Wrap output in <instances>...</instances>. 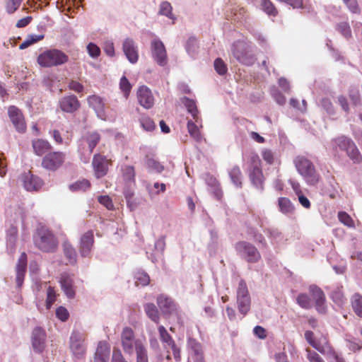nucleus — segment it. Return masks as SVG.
<instances>
[{"mask_svg": "<svg viewBox=\"0 0 362 362\" xmlns=\"http://www.w3.org/2000/svg\"><path fill=\"white\" fill-rule=\"evenodd\" d=\"M90 182L86 179H82L76 181L69 185V189L72 192H85L90 188Z\"/></svg>", "mask_w": 362, "mask_h": 362, "instance_id": "f704fd0d", "label": "nucleus"}, {"mask_svg": "<svg viewBox=\"0 0 362 362\" xmlns=\"http://www.w3.org/2000/svg\"><path fill=\"white\" fill-rule=\"evenodd\" d=\"M135 284L136 286H147L150 282L149 276L142 271H138L134 274Z\"/></svg>", "mask_w": 362, "mask_h": 362, "instance_id": "c03bdc74", "label": "nucleus"}, {"mask_svg": "<svg viewBox=\"0 0 362 362\" xmlns=\"http://www.w3.org/2000/svg\"><path fill=\"white\" fill-rule=\"evenodd\" d=\"M293 163L298 173L308 185H314L319 182L320 175L311 160L304 156H298L294 159Z\"/></svg>", "mask_w": 362, "mask_h": 362, "instance_id": "f03ea898", "label": "nucleus"}, {"mask_svg": "<svg viewBox=\"0 0 362 362\" xmlns=\"http://www.w3.org/2000/svg\"><path fill=\"white\" fill-rule=\"evenodd\" d=\"M331 298L334 302L338 305H343L345 303L346 298L340 288H337L332 292Z\"/></svg>", "mask_w": 362, "mask_h": 362, "instance_id": "5fc2aeb1", "label": "nucleus"}, {"mask_svg": "<svg viewBox=\"0 0 362 362\" xmlns=\"http://www.w3.org/2000/svg\"><path fill=\"white\" fill-rule=\"evenodd\" d=\"M112 362H128L124 356L122 355L121 351L117 348H114L112 356Z\"/></svg>", "mask_w": 362, "mask_h": 362, "instance_id": "338daca9", "label": "nucleus"}, {"mask_svg": "<svg viewBox=\"0 0 362 362\" xmlns=\"http://www.w3.org/2000/svg\"><path fill=\"white\" fill-rule=\"evenodd\" d=\"M304 335L306 341L309 343V344L321 354H323V350H325L326 348L328 347V346L330 344L326 337H324L322 341H316L314 337V333L312 331H306Z\"/></svg>", "mask_w": 362, "mask_h": 362, "instance_id": "5701e85b", "label": "nucleus"}, {"mask_svg": "<svg viewBox=\"0 0 362 362\" xmlns=\"http://www.w3.org/2000/svg\"><path fill=\"white\" fill-rule=\"evenodd\" d=\"M351 303L354 313L362 318V296L358 293L354 294Z\"/></svg>", "mask_w": 362, "mask_h": 362, "instance_id": "473e14b6", "label": "nucleus"}, {"mask_svg": "<svg viewBox=\"0 0 362 362\" xmlns=\"http://www.w3.org/2000/svg\"><path fill=\"white\" fill-rule=\"evenodd\" d=\"M235 250L247 262L255 263L261 259L258 250L252 244L246 241H239L235 244Z\"/></svg>", "mask_w": 362, "mask_h": 362, "instance_id": "39448f33", "label": "nucleus"}, {"mask_svg": "<svg viewBox=\"0 0 362 362\" xmlns=\"http://www.w3.org/2000/svg\"><path fill=\"white\" fill-rule=\"evenodd\" d=\"M214 69L219 75H224L228 71V68L225 62L221 58H217L214 61Z\"/></svg>", "mask_w": 362, "mask_h": 362, "instance_id": "4d7b16f0", "label": "nucleus"}, {"mask_svg": "<svg viewBox=\"0 0 362 362\" xmlns=\"http://www.w3.org/2000/svg\"><path fill=\"white\" fill-rule=\"evenodd\" d=\"M35 246L42 252H54L58 247V240L47 226L40 225L33 235Z\"/></svg>", "mask_w": 362, "mask_h": 362, "instance_id": "f257e3e1", "label": "nucleus"}, {"mask_svg": "<svg viewBox=\"0 0 362 362\" xmlns=\"http://www.w3.org/2000/svg\"><path fill=\"white\" fill-rule=\"evenodd\" d=\"M250 297L247 284L243 279H241L237 288V298Z\"/></svg>", "mask_w": 362, "mask_h": 362, "instance_id": "3c124183", "label": "nucleus"}, {"mask_svg": "<svg viewBox=\"0 0 362 362\" xmlns=\"http://www.w3.org/2000/svg\"><path fill=\"white\" fill-rule=\"evenodd\" d=\"M182 101L186 107L187 111L192 115V119L194 120L195 122L199 123V111L195 101L187 97H184Z\"/></svg>", "mask_w": 362, "mask_h": 362, "instance_id": "cd10ccee", "label": "nucleus"}, {"mask_svg": "<svg viewBox=\"0 0 362 362\" xmlns=\"http://www.w3.org/2000/svg\"><path fill=\"white\" fill-rule=\"evenodd\" d=\"M121 177L124 187H134L136 185L135 168L132 165H125L121 168Z\"/></svg>", "mask_w": 362, "mask_h": 362, "instance_id": "a211bd4d", "label": "nucleus"}, {"mask_svg": "<svg viewBox=\"0 0 362 362\" xmlns=\"http://www.w3.org/2000/svg\"><path fill=\"white\" fill-rule=\"evenodd\" d=\"M139 122L142 128L148 132L153 131L156 127L153 119L146 115H143L141 116Z\"/></svg>", "mask_w": 362, "mask_h": 362, "instance_id": "a19ab883", "label": "nucleus"}, {"mask_svg": "<svg viewBox=\"0 0 362 362\" xmlns=\"http://www.w3.org/2000/svg\"><path fill=\"white\" fill-rule=\"evenodd\" d=\"M8 114L16 130L21 132L23 129V124L21 122V110L16 106L11 105L8 109Z\"/></svg>", "mask_w": 362, "mask_h": 362, "instance_id": "bb28decb", "label": "nucleus"}, {"mask_svg": "<svg viewBox=\"0 0 362 362\" xmlns=\"http://www.w3.org/2000/svg\"><path fill=\"white\" fill-rule=\"evenodd\" d=\"M136 95L139 103L144 108L150 109L153 106L154 98L148 87L145 86L139 87Z\"/></svg>", "mask_w": 362, "mask_h": 362, "instance_id": "dca6fc26", "label": "nucleus"}, {"mask_svg": "<svg viewBox=\"0 0 362 362\" xmlns=\"http://www.w3.org/2000/svg\"><path fill=\"white\" fill-rule=\"evenodd\" d=\"M44 38V35H29L24 41V48L27 47Z\"/></svg>", "mask_w": 362, "mask_h": 362, "instance_id": "0e129e2a", "label": "nucleus"}, {"mask_svg": "<svg viewBox=\"0 0 362 362\" xmlns=\"http://www.w3.org/2000/svg\"><path fill=\"white\" fill-rule=\"evenodd\" d=\"M94 244L93 230L86 232L81 238L79 252L83 257H88Z\"/></svg>", "mask_w": 362, "mask_h": 362, "instance_id": "f3484780", "label": "nucleus"}, {"mask_svg": "<svg viewBox=\"0 0 362 362\" xmlns=\"http://www.w3.org/2000/svg\"><path fill=\"white\" fill-rule=\"evenodd\" d=\"M66 159V154L62 151H52L47 153L42 160L43 168L56 171L64 164Z\"/></svg>", "mask_w": 362, "mask_h": 362, "instance_id": "0eeeda50", "label": "nucleus"}, {"mask_svg": "<svg viewBox=\"0 0 362 362\" xmlns=\"http://www.w3.org/2000/svg\"><path fill=\"white\" fill-rule=\"evenodd\" d=\"M328 358L333 359L336 362H346L344 357H342L332 346L331 344L323 350V354Z\"/></svg>", "mask_w": 362, "mask_h": 362, "instance_id": "58836bf2", "label": "nucleus"}, {"mask_svg": "<svg viewBox=\"0 0 362 362\" xmlns=\"http://www.w3.org/2000/svg\"><path fill=\"white\" fill-rule=\"evenodd\" d=\"M112 163V160L107 159L105 156L100 153L95 154L92 160V167L95 177L100 179L105 176Z\"/></svg>", "mask_w": 362, "mask_h": 362, "instance_id": "6e6552de", "label": "nucleus"}, {"mask_svg": "<svg viewBox=\"0 0 362 362\" xmlns=\"http://www.w3.org/2000/svg\"><path fill=\"white\" fill-rule=\"evenodd\" d=\"M230 177L235 185L237 187L242 186V173L238 166H234L229 172Z\"/></svg>", "mask_w": 362, "mask_h": 362, "instance_id": "79ce46f5", "label": "nucleus"}, {"mask_svg": "<svg viewBox=\"0 0 362 362\" xmlns=\"http://www.w3.org/2000/svg\"><path fill=\"white\" fill-rule=\"evenodd\" d=\"M56 300V292L53 287L49 286L47 291L46 307L49 309Z\"/></svg>", "mask_w": 362, "mask_h": 362, "instance_id": "bf43d9fd", "label": "nucleus"}, {"mask_svg": "<svg viewBox=\"0 0 362 362\" xmlns=\"http://www.w3.org/2000/svg\"><path fill=\"white\" fill-rule=\"evenodd\" d=\"M151 49L156 63L160 66H165L168 62V57L163 43L158 39H154L151 41Z\"/></svg>", "mask_w": 362, "mask_h": 362, "instance_id": "1a4fd4ad", "label": "nucleus"}, {"mask_svg": "<svg viewBox=\"0 0 362 362\" xmlns=\"http://www.w3.org/2000/svg\"><path fill=\"white\" fill-rule=\"evenodd\" d=\"M68 59V56L62 51L53 49L40 54L37 57V62L42 67H51L64 64Z\"/></svg>", "mask_w": 362, "mask_h": 362, "instance_id": "7ed1b4c3", "label": "nucleus"}, {"mask_svg": "<svg viewBox=\"0 0 362 362\" xmlns=\"http://www.w3.org/2000/svg\"><path fill=\"white\" fill-rule=\"evenodd\" d=\"M110 346L106 341H100L95 353L94 362H107Z\"/></svg>", "mask_w": 362, "mask_h": 362, "instance_id": "4be33fe9", "label": "nucleus"}, {"mask_svg": "<svg viewBox=\"0 0 362 362\" xmlns=\"http://www.w3.org/2000/svg\"><path fill=\"white\" fill-rule=\"evenodd\" d=\"M307 358L310 362H325L322 358L316 352L307 349Z\"/></svg>", "mask_w": 362, "mask_h": 362, "instance_id": "774afa93", "label": "nucleus"}, {"mask_svg": "<svg viewBox=\"0 0 362 362\" xmlns=\"http://www.w3.org/2000/svg\"><path fill=\"white\" fill-rule=\"evenodd\" d=\"M119 88L123 92L125 98H128L132 89V85L126 76H122L119 81Z\"/></svg>", "mask_w": 362, "mask_h": 362, "instance_id": "603ef678", "label": "nucleus"}, {"mask_svg": "<svg viewBox=\"0 0 362 362\" xmlns=\"http://www.w3.org/2000/svg\"><path fill=\"white\" fill-rule=\"evenodd\" d=\"M172 6L168 1H163L160 6V14L164 15L170 19H175L174 16L172 13Z\"/></svg>", "mask_w": 362, "mask_h": 362, "instance_id": "864d4df0", "label": "nucleus"}, {"mask_svg": "<svg viewBox=\"0 0 362 362\" xmlns=\"http://www.w3.org/2000/svg\"><path fill=\"white\" fill-rule=\"evenodd\" d=\"M145 344L144 342L136 339L134 331L130 327H124L121 334V345L124 352L128 355H132L136 351L137 344Z\"/></svg>", "mask_w": 362, "mask_h": 362, "instance_id": "423d86ee", "label": "nucleus"}, {"mask_svg": "<svg viewBox=\"0 0 362 362\" xmlns=\"http://www.w3.org/2000/svg\"><path fill=\"white\" fill-rule=\"evenodd\" d=\"M249 170V177L253 185L256 187H262L264 176L262 170V166L257 167Z\"/></svg>", "mask_w": 362, "mask_h": 362, "instance_id": "7c9ffc66", "label": "nucleus"}, {"mask_svg": "<svg viewBox=\"0 0 362 362\" xmlns=\"http://www.w3.org/2000/svg\"><path fill=\"white\" fill-rule=\"evenodd\" d=\"M261 6L263 11L269 16H276L278 11L270 0H261Z\"/></svg>", "mask_w": 362, "mask_h": 362, "instance_id": "de8ad7c7", "label": "nucleus"}, {"mask_svg": "<svg viewBox=\"0 0 362 362\" xmlns=\"http://www.w3.org/2000/svg\"><path fill=\"white\" fill-rule=\"evenodd\" d=\"M280 211L286 214H292L294 211V206L289 199L280 197L278 200Z\"/></svg>", "mask_w": 362, "mask_h": 362, "instance_id": "e433bc0d", "label": "nucleus"}, {"mask_svg": "<svg viewBox=\"0 0 362 362\" xmlns=\"http://www.w3.org/2000/svg\"><path fill=\"white\" fill-rule=\"evenodd\" d=\"M88 105L92 107L98 114L103 113L105 109V103L103 99L95 95L89 96L87 98Z\"/></svg>", "mask_w": 362, "mask_h": 362, "instance_id": "c756f323", "label": "nucleus"}, {"mask_svg": "<svg viewBox=\"0 0 362 362\" xmlns=\"http://www.w3.org/2000/svg\"><path fill=\"white\" fill-rule=\"evenodd\" d=\"M248 164V170L261 166V160L256 153H251L250 154Z\"/></svg>", "mask_w": 362, "mask_h": 362, "instance_id": "13d9d810", "label": "nucleus"}, {"mask_svg": "<svg viewBox=\"0 0 362 362\" xmlns=\"http://www.w3.org/2000/svg\"><path fill=\"white\" fill-rule=\"evenodd\" d=\"M63 250L65 257L68 259L70 264H74L76 262V252L74 247L69 242L63 243Z\"/></svg>", "mask_w": 362, "mask_h": 362, "instance_id": "c9c22d12", "label": "nucleus"}, {"mask_svg": "<svg viewBox=\"0 0 362 362\" xmlns=\"http://www.w3.org/2000/svg\"><path fill=\"white\" fill-rule=\"evenodd\" d=\"M158 329L160 341L165 344L168 347L172 349L174 353V356L176 357L178 351L173 337L170 335L167 329L163 325L159 326Z\"/></svg>", "mask_w": 362, "mask_h": 362, "instance_id": "a878e982", "label": "nucleus"}, {"mask_svg": "<svg viewBox=\"0 0 362 362\" xmlns=\"http://www.w3.org/2000/svg\"><path fill=\"white\" fill-rule=\"evenodd\" d=\"M43 185L42 180L37 176L28 172L24 175V188L28 191H37Z\"/></svg>", "mask_w": 362, "mask_h": 362, "instance_id": "412c9836", "label": "nucleus"}, {"mask_svg": "<svg viewBox=\"0 0 362 362\" xmlns=\"http://www.w3.org/2000/svg\"><path fill=\"white\" fill-rule=\"evenodd\" d=\"M46 332L40 327H35L32 333L31 340L35 351L41 353L45 347Z\"/></svg>", "mask_w": 362, "mask_h": 362, "instance_id": "4468645a", "label": "nucleus"}, {"mask_svg": "<svg viewBox=\"0 0 362 362\" xmlns=\"http://www.w3.org/2000/svg\"><path fill=\"white\" fill-rule=\"evenodd\" d=\"M32 146L35 153L40 156L48 153L52 148L51 144L47 140L43 139L33 140Z\"/></svg>", "mask_w": 362, "mask_h": 362, "instance_id": "393cba45", "label": "nucleus"}, {"mask_svg": "<svg viewBox=\"0 0 362 362\" xmlns=\"http://www.w3.org/2000/svg\"><path fill=\"white\" fill-rule=\"evenodd\" d=\"M49 134L57 145L68 146L72 140V132L65 131L63 128H54L49 131Z\"/></svg>", "mask_w": 362, "mask_h": 362, "instance_id": "ddd939ff", "label": "nucleus"}, {"mask_svg": "<svg viewBox=\"0 0 362 362\" xmlns=\"http://www.w3.org/2000/svg\"><path fill=\"white\" fill-rule=\"evenodd\" d=\"M334 144L341 149L346 151L351 146V144H354V141L348 137L344 136H339L334 140Z\"/></svg>", "mask_w": 362, "mask_h": 362, "instance_id": "a18cd8bd", "label": "nucleus"}, {"mask_svg": "<svg viewBox=\"0 0 362 362\" xmlns=\"http://www.w3.org/2000/svg\"><path fill=\"white\" fill-rule=\"evenodd\" d=\"M80 102L74 95L62 98L59 101L60 110L64 112L73 113L80 107Z\"/></svg>", "mask_w": 362, "mask_h": 362, "instance_id": "2eb2a0df", "label": "nucleus"}, {"mask_svg": "<svg viewBox=\"0 0 362 362\" xmlns=\"http://www.w3.org/2000/svg\"><path fill=\"white\" fill-rule=\"evenodd\" d=\"M84 140L88 146L90 153L93 151L95 147L100 141V135L98 132H88L85 136Z\"/></svg>", "mask_w": 362, "mask_h": 362, "instance_id": "2f4dec72", "label": "nucleus"}, {"mask_svg": "<svg viewBox=\"0 0 362 362\" xmlns=\"http://www.w3.org/2000/svg\"><path fill=\"white\" fill-rule=\"evenodd\" d=\"M57 317L62 322H65L69 317V313L66 308L63 306L59 307L56 310Z\"/></svg>", "mask_w": 362, "mask_h": 362, "instance_id": "680f3d73", "label": "nucleus"}, {"mask_svg": "<svg viewBox=\"0 0 362 362\" xmlns=\"http://www.w3.org/2000/svg\"><path fill=\"white\" fill-rule=\"evenodd\" d=\"M233 57L241 64L251 66L255 62V55L252 53L249 45L244 41H237L233 45Z\"/></svg>", "mask_w": 362, "mask_h": 362, "instance_id": "20e7f679", "label": "nucleus"}, {"mask_svg": "<svg viewBox=\"0 0 362 362\" xmlns=\"http://www.w3.org/2000/svg\"><path fill=\"white\" fill-rule=\"evenodd\" d=\"M310 293L315 301V308L319 313H326L327 306L325 305V295L322 290L317 286L312 285L309 288Z\"/></svg>", "mask_w": 362, "mask_h": 362, "instance_id": "9b49d317", "label": "nucleus"}, {"mask_svg": "<svg viewBox=\"0 0 362 362\" xmlns=\"http://www.w3.org/2000/svg\"><path fill=\"white\" fill-rule=\"evenodd\" d=\"M190 358L193 362H204V352L200 343L195 339H189L188 341Z\"/></svg>", "mask_w": 362, "mask_h": 362, "instance_id": "aec40b11", "label": "nucleus"}, {"mask_svg": "<svg viewBox=\"0 0 362 362\" xmlns=\"http://www.w3.org/2000/svg\"><path fill=\"white\" fill-rule=\"evenodd\" d=\"M237 304L239 312L243 315H245L250 310V297L237 298Z\"/></svg>", "mask_w": 362, "mask_h": 362, "instance_id": "ea45409f", "label": "nucleus"}, {"mask_svg": "<svg viewBox=\"0 0 362 362\" xmlns=\"http://www.w3.org/2000/svg\"><path fill=\"white\" fill-rule=\"evenodd\" d=\"M136 354V362H149L148 350L145 344H137Z\"/></svg>", "mask_w": 362, "mask_h": 362, "instance_id": "4c0bfd02", "label": "nucleus"}, {"mask_svg": "<svg viewBox=\"0 0 362 362\" xmlns=\"http://www.w3.org/2000/svg\"><path fill=\"white\" fill-rule=\"evenodd\" d=\"M336 29L346 39H349L352 36L351 28L347 22L338 23L336 26Z\"/></svg>", "mask_w": 362, "mask_h": 362, "instance_id": "09e8293b", "label": "nucleus"}, {"mask_svg": "<svg viewBox=\"0 0 362 362\" xmlns=\"http://www.w3.org/2000/svg\"><path fill=\"white\" fill-rule=\"evenodd\" d=\"M343 1L351 13H359L361 12L357 0H343Z\"/></svg>", "mask_w": 362, "mask_h": 362, "instance_id": "052dcab7", "label": "nucleus"}, {"mask_svg": "<svg viewBox=\"0 0 362 362\" xmlns=\"http://www.w3.org/2000/svg\"><path fill=\"white\" fill-rule=\"evenodd\" d=\"M122 50L128 61L136 64L139 60V50L135 42L131 38H126L122 44Z\"/></svg>", "mask_w": 362, "mask_h": 362, "instance_id": "f8f14e48", "label": "nucleus"}, {"mask_svg": "<svg viewBox=\"0 0 362 362\" xmlns=\"http://www.w3.org/2000/svg\"><path fill=\"white\" fill-rule=\"evenodd\" d=\"M338 218H339V220L345 226H346L349 228L354 227V222L352 218L346 212H344V211L339 212Z\"/></svg>", "mask_w": 362, "mask_h": 362, "instance_id": "6e6d98bb", "label": "nucleus"}, {"mask_svg": "<svg viewBox=\"0 0 362 362\" xmlns=\"http://www.w3.org/2000/svg\"><path fill=\"white\" fill-rule=\"evenodd\" d=\"M157 304L164 314H171L177 310V305L172 298L160 294L157 297Z\"/></svg>", "mask_w": 362, "mask_h": 362, "instance_id": "6ab92c4d", "label": "nucleus"}, {"mask_svg": "<svg viewBox=\"0 0 362 362\" xmlns=\"http://www.w3.org/2000/svg\"><path fill=\"white\" fill-rule=\"evenodd\" d=\"M199 126L202 127V120L200 118L199 123L195 122V121L193 119H190L187 122V129L189 134L194 139L197 141L202 139V134Z\"/></svg>", "mask_w": 362, "mask_h": 362, "instance_id": "c85d7f7f", "label": "nucleus"}, {"mask_svg": "<svg viewBox=\"0 0 362 362\" xmlns=\"http://www.w3.org/2000/svg\"><path fill=\"white\" fill-rule=\"evenodd\" d=\"M144 308L147 316L154 322L158 323L160 315L156 306L153 303H146Z\"/></svg>", "mask_w": 362, "mask_h": 362, "instance_id": "72a5a7b5", "label": "nucleus"}, {"mask_svg": "<svg viewBox=\"0 0 362 362\" xmlns=\"http://www.w3.org/2000/svg\"><path fill=\"white\" fill-rule=\"evenodd\" d=\"M59 283L66 296L69 298H73L75 296V290L72 278L67 274H62L60 277Z\"/></svg>", "mask_w": 362, "mask_h": 362, "instance_id": "b1692460", "label": "nucleus"}, {"mask_svg": "<svg viewBox=\"0 0 362 362\" xmlns=\"http://www.w3.org/2000/svg\"><path fill=\"white\" fill-rule=\"evenodd\" d=\"M296 300L297 303L304 309H310L312 307L311 299L305 293H300Z\"/></svg>", "mask_w": 362, "mask_h": 362, "instance_id": "8fccbe9b", "label": "nucleus"}, {"mask_svg": "<svg viewBox=\"0 0 362 362\" xmlns=\"http://www.w3.org/2000/svg\"><path fill=\"white\" fill-rule=\"evenodd\" d=\"M87 50L89 54V55L93 58H96L99 57L100 54V48L95 45L94 43L90 42L87 45Z\"/></svg>", "mask_w": 362, "mask_h": 362, "instance_id": "69168bd1", "label": "nucleus"}, {"mask_svg": "<svg viewBox=\"0 0 362 362\" xmlns=\"http://www.w3.org/2000/svg\"><path fill=\"white\" fill-rule=\"evenodd\" d=\"M84 340L83 335L79 332L74 331L71 334L70 349L73 354L78 358L82 357L86 352Z\"/></svg>", "mask_w": 362, "mask_h": 362, "instance_id": "9d476101", "label": "nucleus"}, {"mask_svg": "<svg viewBox=\"0 0 362 362\" xmlns=\"http://www.w3.org/2000/svg\"><path fill=\"white\" fill-rule=\"evenodd\" d=\"M146 165L151 170L155 171L156 173H161L164 170L163 165H161L158 160L149 157L148 156H146Z\"/></svg>", "mask_w": 362, "mask_h": 362, "instance_id": "49530a36", "label": "nucleus"}, {"mask_svg": "<svg viewBox=\"0 0 362 362\" xmlns=\"http://www.w3.org/2000/svg\"><path fill=\"white\" fill-rule=\"evenodd\" d=\"M263 160L268 164H273L274 162V154L272 150L265 148L262 152Z\"/></svg>", "mask_w": 362, "mask_h": 362, "instance_id": "e2e57ef3", "label": "nucleus"}, {"mask_svg": "<svg viewBox=\"0 0 362 362\" xmlns=\"http://www.w3.org/2000/svg\"><path fill=\"white\" fill-rule=\"evenodd\" d=\"M346 151L354 163H359L362 161V156L355 144H351V146Z\"/></svg>", "mask_w": 362, "mask_h": 362, "instance_id": "37998d69", "label": "nucleus"}]
</instances>
